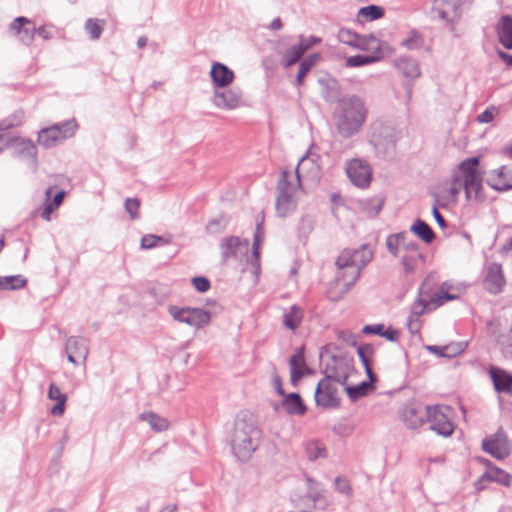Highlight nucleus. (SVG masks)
I'll list each match as a JSON object with an SVG mask.
<instances>
[{"label":"nucleus","mask_w":512,"mask_h":512,"mask_svg":"<svg viewBox=\"0 0 512 512\" xmlns=\"http://www.w3.org/2000/svg\"><path fill=\"white\" fill-rule=\"evenodd\" d=\"M372 258L373 252L367 245H362L358 249H344L335 262L337 274L328 290L329 299L340 300L357 282L362 269Z\"/></svg>","instance_id":"obj_1"},{"label":"nucleus","mask_w":512,"mask_h":512,"mask_svg":"<svg viewBox=\"0 0 512 512\" xmlns=\"http://www.w3.org/2000/svg\"><path fill=\"white\" fill-rule=\"evenodd\" d=\"M368 109L365 101L357 95H344L336 104L333 119L338 134L351 138L358 134L367 119Z\"/></svg>","instance_id":"obj_2"},{"label":"nucleus","mask_w":512,"mask_h":512,"mask_svg":"<svg viewBox=\"0 0 512 512\" xmlns=\"http://www.w3.org/2000/svg\"><path fill=\"white\" fill-rule=\"evenodd\" d=\"M310 161L313 162L309 156H303L295 169V174L287 170L281 172L276 186L275 210L277 216L285 218L296 210L298 203L296 194L301 188L300 170Z\"/></svg>","instance_id":"obj_3"},{"label":"nucleus","mask_w":512,"mask_h":512,"mask_svg":"<svg viewBox=\"0 0 512 512\" xmlns=\"http://www.w3.org/2000/svg\"><path fill=\"white\" fill-rule=\"evenodd\" d=\"M479 162V157H471L459 164L449 188L452 199H456L462 189H464L467 199L479 197L483 182V175L478 170Z\"/></svg>","instance_id":"obj_4"},{"label":"nucleus","mask_w":512,"mask_h":512,"mask_svg":"<svg viewBox=\"0 0 512 512\" xmlns=\"http://www.w3.org/2000/svg\"><path fill=\"white\" fill-rule=\"evenodd\" d=\"M260 431L253 422L237 418L231 434V449L240 461L248 460L257 448Z\"/></svg>","instance_id":"obj_5"},{"label":"nucleus","mask_w":512,"mask_h":512,"mask_svg":"<svg viewBox=\"0 0 512 512\" xmlns=\"http://www.w3.org/2000/svg\"><path fill=\"white\" fill-rule=\"evenodd\" d=\"M368 137L377 155L391 157L395 154L400 135L392 124L377 120L371 123Z\"/></svg>","instance_id":"obj_6"},{"label":"nucleus","mask_w":512,"mask_h":512,"mask_svg":"<svg viewBox=\"0 0 512 512\" xmlns=\"http://www.w3.org/2000/svg\"><path fill=\"white\" fill-rule=\"evenodd\" d=\"M167 310L175 321L185 323L196 329L204 328L211 321V313L202 308L169 305Z\"/></svg>","instance_id":"obj_7"},{"label":"nucleus","mask_w":512,"mask_h":512,"mask_svg":"<svg viewBox=\"0 0 512 512\" xmlns=\"http://www.w3.org/2000/svg\"><path fill=\"white\" fill-rule=\"evenodd\" d=\"M76 128L75 120H68L43 128L38 133V143L44 148L54 147L59 141L71 138L75 134Z\"/></svg>","instance_id":"obj_8"},{"label":"nucleus","mask_w":512,"mask_h":512,"mask_svg":"<svg viewBox=\"0 0 512 512\" xmlns=\"http://www.w3.org/2000/svg\"><path fill=\"white\" fill-rule=\"evenodd\" d=\"M344 169L348 179L358 188H367L372 180V168L370 164L362 158H352L347 160Z\"/></svg>","instance_id":"obj_9"},{"label":"nucleus","mask_w":512,"mask_h":512,"mask_svg":"<svg viewBox=\"0 0 512 512\" xmlns=\"http://www.w3.org/2000/svg\"><path fill=\"white\" fill-rule=\"evenodd\" d=\"M450 408L445 405L428 406L426 420L430 424V429L437 434L448 437L453 433V425L448 419Z\"/></svg>","instance_id":"obj_10"},{"label":"nucleus","mask_w":512,"mask_h":512,"mask_svg":"<svg viewBox=\"0 0 512 512\" xmlns=\"http://www.w3.org/2000/svg\"><path fill=\"white\" fill-rule=\"evenodd\" d=\"M482 448L485 452L496 459H504L509 455L510 446L507 435L502 428L496 433L486 437L482 441Z\"/></svg>","instance_id":"obj_11"},{"label":"nucleus","mask_w":512,"mask_h":512,"mask_svg":"<svg viewBox=\"0 0 512 512\" xmlns=\"http://www.w3.org/2000/svg\"><path fill=\"white\" fill-rule=\"evenodd\" d=\"M465 0H435L433 13L436 17L449 24L458 21L462 16V5Z\"/></svg>","instance_id":"obj_12"},{"label":"nucleus","mask_w":512,"mask_h":512,"mask_svg":"<svg viewBox=\"0 0 512 512\" xmlns=\"http://www.w3.org/2000/svg\"><path fill=\"white\" fill-rule=\"evenodd\" d=\"M65 352L72 364L85 363L89 353V340L85 337L70 336L65 343Z\"/></svg>","instance_id":"obj_13"},{"label":"nucleus","mask_w":512,"mask_h":512,"mask_svg":"<svg viewBox=\"0 0 512 512\" xmlns=\"http://www.w3.org/2000/svg\"><path fill=\"white\" fill-rule=\"evenodd\" d=\"M337 392V387L329 378L321 379L315 390L316 404L325 408L338 406Z\"/></svg>","instance_id":"obj_14"},{"label":"nucleus","mask_w":512,"mask_h":512,"mask_svg":"<svg viewBox=\"0 0 512 512\" xmlns=\"http://www.w3.org/2000/svg\"><path fill=\"white\" fill-rule=\"evenodd\" d=\"M428 406L424 407L417 402H408L401 410V417L405 425L411 429L420 427L426 420Z\"/></svg>","instance_id":"obj_15"},{"label":"nucleus","mask_w":512,"mask_h":512,"mask_svg":"<svg viewBox=\"0 0 512 512\" xmlns=\"http://www.w3.org/2000/svg\"><path fill=\"white\" fill-rule=\"evenodd\" d=\"M486 182L496 191L512 189V165H502L491 170L487 175Z\"/></svg>","instance_id":"obj_16"},{"label":"nucleus","mask_w":512,"mask_h":512,"mask_svg":"<svg viewBox=\"0 0 512 512\" xmlns=\"http://www.w3.org/2000/svg\"><path fill=\"white\" fill-rule=\"evenodd\" d=\"M242 92L239 88H230L227 90L214 89L212 102L220 109H236L241 102Z\"/></svg>","instance_id":"obj_17"},{"label":"nucleus","mask_w":512,"mask_h":512,"mask_svg":"<svg viewBox=\"0 0 512 512\" xmlns=\"http://www.w3.org/2000/svg\"><path fill=\"white\" fill-rule=\"evenodd\" d=\"M9 31L11 34L17 35L22 44L28 46L34 39L36 27L30 19L19 16L10 24Z\"/></svg>","instance_id":"obj_18"},{"label":"nucleus","mask_w":512,"mask_h":512,"mask_svg":"<svg viewBox=\"0 0 512 512\" xmlns=\"http://www.w3.org/2000/svg\"><path fill=\"white\" fill-rule=\"evenodd\" d=\"M505 283L502 272V267L499 263H491L487 268V273L484 278V288L492 294L501 292Z\"/></svg>","instance_id":"obj_19"},{"label":"nucleus","mask_w":512,"mask_h":512,"mask_svg":"<svg viewBox=\"0 0 512 512\" xmlns=\"http://www.w3.org/2000/svg\"><path fill=\"white\" fill-rule=\"evenodd\" d=\"M290 366V381L293 386H296L299 380L307 373L310 369L305 363L304 349L303 347L298 348L291 356L289 361Z\"/></svg>","instance_id":"obj_20"},{"label":"nucleus","mask_w":512,"mask_h":512,"mask_svg":"<svg viewBox=\"0 0 512 512\" xmlns=\"http://www.w3.org/2000/svg\"><path fill=\"white\" fill-rule=\"evenodd\" d=\"M210 77L214 89L225 88L234 80V72L226 65L220 62H214L211 66Z\"/></svg>","instance_id":"obj_21"},{"label":"nucleus","mask_w":512,"mask_h":512,"mask_svg":"<svg viewBox=\"0 0 512 512\" xmlns=\"http://www.w3.org/2000/svg\"><path fill=\"white\" fill-rule=\"evenodd\" d=\"M350 364L343 358H332V363L327 365L325 378L340 384H345L349 377Z\"/></svg>","instance_id":"obj_22"},{"label":"nucleus","mask_w":512,"mask_h":512,"mask_svg":"<svg viewBox=\"0 0 512 512\" xmlns=\"http://www.w3.org/2000/svg\"><path fill=\"white\" fill-rule=\"evenodd\" d=\"M495 29L499 43L506 49H512V16L502 15Z\"/></svg>","instance_id":"obj_23"},{"label":"nucleus","mask_w":512,"mask_h":512,"mask_svg":"<svg viewBox=\"0 0 512 512\" xmlns=\"http://www.w3.org/2000/svg\"><path fill=\"white\" fill-rule=\"evenodd\" d=\"M303 318V309L300 306L294 304L290 306L289 309L284 311L282 324L285 328L291 331H295L301 324Z\"/></svg>","instance_id":"obj_24"},{"label":"nucleus","mask_w":512,"mask_h":512,"mask_svg":"<svg viewBox=\"0 0 512 512\" xmlns=\"http://www.w3.org/2000/svg\"><path fill=\"white\" fill-rule=\"evenodd\" d=\"M396 67L404 77L409 79H416L421 74L418 62L410 57L398 58Z\"/></svg>","instance_id":"obj_25"},{"label":"nucleus","mask_w":512,"mask_h":512,"mask_svg":"<svg viewBox=\"0 0 512 512\" xmlns=\"http://www.w3.org/2000/svg\"><path fill=\"white\" fill-rule=\"evenodd\" d=\"M282 406L288 414L301 416L306 412L300 395L298 393H290L284 396Z\"/></svg>","instance_id":"obj_26"},{"label":"nucleus","mask_w":512,"mask_h":512,"mask_svg":"<svg viewBox=\"0 0 512 512\" xmlns=\"http://www.w3.org/2000/svg\"><path fill=\"white\" fill-rule=\"evenodd\" d=\"M48 398L56 401V404L51 408V414L54 416H62L65 411L67 396L61 392L57 385L51 383L48 389Z\"/></svg>","instance_id":"obj_27"},{"label":"nucleus","mask_w":512,"mask_h":512,"mask_svg":"<svg viewBox=\"0 0 512 512\" xmlns=\"http://www.w3.org/2000/svg\"><path fill=\"white\" fill-rule=\"evenodd\" d=\"M241 244V240L236 236L224 238L220 243L222 262L226 263L230 258L236 257Z\"/></svg>","instance_id":"obj_28"},{"label":"nucleus","mask_w":512,"mask_h":512,"mask_svg":"<svg viewBox=\"0 0 512 512\" xmlns=\"http://www.w3.org/2000/svg\"><path fill=\"white\" fill-rule=\"evenodd\" d=\"M306 51H307V46L304 47L300 43V41L297 44L288 48L282 57L283 67L289 68L292 65L296 64L297 62H299L302 59L303 55L306 53Z\"/></svg>","instance_id":"obj_29"},{"label":"nucleus","mask_w":512,"mask_h":512,"mask_svg":"<svg viewBox=\"0 0 512 512\" xmlns=\"http://www.w3.org/2000/svg\"><path fill=\"white\" fill-rule=\"evenodd\" d=\"M491 378L495 390L498 392H510L512 389V375L503 370H491Z\"/></svg>","instance_id":"obj_30"},{"label":"nucleus","mask_w":512,"mask_h":512,"mask_svg":"<svg viewBox=\"0 0 512 512\" xmlns=\"http://www.w3.org/2000/svg\"><path fill=\"white\" fill-rule=\"evenodd\" d=\"M358 356L361 360L362 365L365 368V372L371 382H376L377 378L372 371L369 358L374 353V347L370 344L360 345L357 349Z\"/></svg>","instance_id":"obj_31"},{"label":"nucleus","mask_w":512,"mask_h":512,"mask_svg":"<svg viewBox=\"0 0 512 512\" xmlns=\"http://www.w3.org/2000/svg\"><path fill=\"white\" fill-rule=\"evenodd\" d=\"M410 231L413 232L418 238L423 240L425 243H431L435 238V233L431 227L423 220L417 219L410 227Z\"/></svg>","instance_id":"obj_32"},{"label":"nucleus","mask_w":512,"mask_h":512,"mask_svg":"<svg viewBox=\"0 0 512 512\" xmlns=\"http://www.w3.org/2000/svg\"><path fill=\"white\" fill-rule=\"evenodd\" d=\"M140 419L149 424L156 432H162L168 429L169 422L166 418L159 416L153 412H144L140 415Z\"/></svg>","instance_id":"obj_33"},{"label":"nucleus","mask_w":512,"mask_h":512,"mask_svg":"<svg viewBox=\"0 0 512 512\" xmlns=\"http://www.w3.org/2000/svg\"><path fill=\"white\" fill-rule=\"evenodd\" d=\"M426 307V301L421 298L417 299L413 303L411 307V314L408 317V328L411 332H416L418 330L419 326L417 323V318L425 312Z\"/></svg>","instance_id":"obj_34"},{"label":"nucleus","mask_w":512,"mask_h":512,"mask_svg":"<svg viewBox=\"0 0 512 512\" xmlns=\"http://www.w3.org/2000/svg\"><path fill=\"white\" fill-rule=\"evenodd\" d=\"M263 222H264V213L262 212L259 217L257 218V224L256 229L253 237V246H252V255L256 259V261H259V255H260V245L264 241L265 231L263 228Z\"/></svg>","instance_id":"obj_35"},{"label":"nucleus","mask_w":512,"mask_h":512,"mask_svg":"<svg viewBox=\"0 0 512 512\" xmlns=\"http://www.w3.org/2000/svg\"><path fill=\"white\" fill-rule=\"evenodd\" d=\"M319 59L318 54H311L304 58L298 68V73L296 75V85L302 86L304 82V78L307 75V73L313 68V66L316 64V62Z\"/></svg>","instance_id":"obj_36"},{"label":"nucleus","mask_w":512,"mask_h":512,"mask_svg":"<svg viewBox=\"0 0 512 512\" xmlns=\"http://www.w3.org/2000/svg\"><path fill=\"white\" fill-rule=\"evenodd\" d=\"M26 284L27 280L21 275L0 277V291L22 289L26 286Z\"/></svg>","instance_id":"obj_37"},{"label":"nucleus","mask_w":512,"mask_h":512,"mask_svg":"<svg viewBox=\"0 0 512 512\" xmlns=\"http://www.w3.org/2000/svg\"><path fill=\"white\" fill-rule=\"evenodd\" d=\"M18 154L21 157L28 158L36 162L37 160V147L36 145L27 138L19 139L18 141Z\"/></svg>","instance_id":"obj_38"},{"label":"nucleus","mask_w":512,"mask_h":512,"mask_svg":"<svg viewBox=\"0 0 512 512\" xmlns=\"http://www.w3.org/2000/svg\"><path fill=\"white\" fill-rule=\"evenodd\" d=\"M373 383L374 382L369 380V382L363 381L356 386H347L346 392L352 401H356L357 399L368 395L369 392L373 390Z\"/></svg>","instance_id":"obj_39"},{"label":"nucleus","mask_w":512,"mask_h":512,"mask_svg":"<svg viewBox=\"0 0 512 512\" xmlns=\"http://www.w3.org/2000/svg\"><path fill=\"white\" fill-rule=\"evenodd\" d=\"M105 20L89 18L86 20L84 29L91 40H98L102 34Z\"/></svg>","instance_id":"obj_40"},{"label":"nucleus","mask_w":512,"mask_h":512,"mask_svg":"<svg viewBox=\"0 0 512 512\" xmlns=\"http://www.w3.org/2000/svg\"><path fill=\"white\" fill-rule=\"evenodd\" d=\"M485 477H487V479H489L490 481L497 482L507 487L510 486L512 481V477L510 474L497 467L490 468L485 473Z\"/></svg>","instance_id":"obj_41"},{"label":"nucleus","mask_w":512,"mask_h":512,"mask_svg":"<svg viewBox=\"0 0 512 512\" xmlns=\"http://www.w3.org/2000/svg\"><path fill=\"white\" fill-rule=\"evenodd\" d=\"M423 43L422 35L418 31L412 30L401 40L400 45L408 50H416L420 49Z\"/></svg>","instance_id":"obj_42"},{"label":"nucleus","mask_w":512,"mask_h":512,"mask_svg":"<svg viewBox=\"0 0 512 512\" xmlns=\"http://www.w3.org/2000/svg\"><path fill=\"white\" fill-rule=\"evenodd\" d=\"M384 15V9L377 5L362 7L358 11V18H364L369 21L377 20Z\"/></svg>","instance_id":"obj_43"},{"label":"nucleus","mask_w":512,"mask_h":512,"mask_svg":"<svg viewBox=\"0 0 512 512\" xmlns=\"http://www.w3.org/2000/svg\"><path fill=\"white\" fill-rule=\"evenodd\" d=\"M356 48L360 50H379L380 41L373 35H359V39L356 44Z\"/></svg>","instance_id":"obj_44"},{"label":"nucleus","mask_w":512,"mask_h":512,"mask_svg":"<svg viewBox=\"0 0 512 512\" xmlns=\"http://www.w3.org/2000/svg\"><path fill=\"white\" fill-rule=\"evenodd\" d=\"M406 233L391 234L386 239V246L388 251L395 257L398 256V249L400 245L404 244Z\"/></svg>","instance_id":"obj_45"},{"label":"nucleus","mask_w":512,"mask_h":512,"mask_svg":"<svg viewBox=\"0 0 512 512\" xmlns=\"http://www.w3.org/2000/svg\"><path fill=\"white\" fill-rule=\"evenodd\" d=\"M379 57L372 55H354L346 59L347 67H361L378 61Z\"/></svg>","instance_id":"obj_46"},{"label":"nucleus","mask_w":512,"mask_h":512,"mask_svg":"<svg viewBox=\"0 0 512 512\" xmlns=\"http://www.w3.org/2000/svg\"><path fill=\"white\" fill-rule=\"evenodd\" d=\"M169 243H170V240L166 239L162 236H157L154 234H147V235H144L141 239V248L142 249H152V248H155L156 246H158L159 244L167 245Z\"/></svg>","instance_id":"obj_47"},{"label":"nucleus","mask_w":512,"mask_h":512,"mask_svg":"<svg viewBox=\"0 0 512 512\" xmlns=\"http://www.w3.org/2000/svg\"><path fill=\"white\" fill-rule=\"evenodd\" d=\"M338 39L344 44L356 47L359 35L350 29L342 28L338 32Z\"/></svg>","instance_id":"obj_48"},{"label":"nucleus","mask_w":512,"mask_h":512,"mask_svg":"<svg viewBox=\"0 0 512 512\" xmlns=\"http://www.w3.org/2000/svg\"><path fill=\"white\" fill-rule=\"evenodd\" d=\"M228 224V219L225 216H219L208 222L206 229L210 234H216L225 229Z\"/></svg>","instance_id":"obj_49"},{"label":"nucleus","mask_w":512,"mask_h":512,"mask_svg":"<svg viewBox=\"0 0 512 512\" xmlns=\"http://www.w3.org/2000/svg\"><path fill=\"white\" fill-rule=\"evenodd\" d=\"M335 489L337 492L350 497L353 494V489L350 485L349 480L346 477L338 476L335 478Z\"/></svg>","instance_id":"obj_50"},{"label":"nucleus","mask_w":512,"mask_h":512,"mask_svg":"<svg viewBox=\"0 0 512 512\" xmlns=\"http://www.w3.org/2000/svg\"><path fill=\"white\" fill-rule=\"evenodd\" d=\"M124 206L131 219L135 220L140 217V201L137 198H127Z\"/></svg>","instance_id":"obj_51"},{"label":"nucleus","mask_w":512,"mask_h":512,"mask_svg":"<svg viewBox=\"0 0 512 512\" xmlns=\"http://www.w3.org/2000/svg\"><path fill=\"white\" fill-rule=\"evenodd\" d=\"M306 453L309 460L313 461L325 457L324 448L317 442H310L306 446Z\"/></svg>","instance_id":"obj_52"},{"label":"nucleus","mask_w":512,"mask_h":512,"mask_svg":"<svg viewBox=\"0 0 512 512\" xmlns=\"http://www.w3.org/2000/svg\"><path fill=\"white\" fill-rule=\"evenodd\" d=\"M313 228L314 219L311 216L306 215L301 218L298 226L300 236L306 238L312 232Z\"/></svg>","instance_id":"obj_53"},{"label":"nucleus","mask_w":512,"mask_h":512,"mask_svg":"<svg viewBox=\"0 0 512 512\" xmlns=\"http://www.w3.org/2000/svg\"><path fill=\"white\" fill-rule=\"evenodd\" d=\"M421 258H422V256H415L413 254H405L401 259V263L404 267L405 273L410 274V273L414 272V270L417 266L418 260H420Z\"/></svg>","instance_id":"obj_54"},{"label":"nucleus","mask_w":512,"mask_h":512,"mask_svg":"<svg viewBox=\"0 0 512 512\" xmlns=\"http://www.w3.org/2000/svg\"><path fill=\"white\" fill-rule=\"evenodd\" d=\"M308 482V497L314 502H318L322 498V491L319 489L318 483L311 479H307Z\"/></svg>","instance_id":"obj_55"},{"label":"nucleus","mask_w":512,"mask_h":512,"mask_svg":"<svg viewBox=\"0 0 512 512\" xmlns=\"http://www.w3.org/2000/svg\"><path fill=\"white\" fill-rule=\"evenodd\" d=\"M192 284L195 289L201 293L208 291L211 287L210 281L202 276L192 278Z\"/></svg>","instance_id":"obj_56"},{"label":"nucleus","mask_w":512,"mask_h":512,"mask_svg":"<svg viewBox=\"0 0 512 512\" xmlns=\"http://www.w3.org/2000/svg\"><path fill=\"white\" fill-rule=\"evenodd\" d=\"M455 296L450 293L444 291L443 287H441L431 298L433 302L436 303L437 306L443 305L446 301L453 300Z\"/></svg>","instance_id":"obj_57"},{"label":"nucleus","mask_w":512,"mask_h":512,"mask_svg":"<svg viewBox=\"0 0 512 512\" xmlns=\"http://www.w3.org/2000/svg\"><path fill=\"white\" fill-rule=\"evenodd\" d=\"M496 114L497 109L494 106H491L477 116V121L479 123H490Z\"/></svg>","instance_id":"obj_58"},{"label":"nucleus","mask_w":512,"mask_h":512,"mask_svg":"<svg viewBox=\"0 0 512 512\" xmlns=\"http://www.w3.org/2000/svg\"><path fill=\"white\" fill-rule=\"evenodd\" d=\"M299 41L300 43L306 47L307 46V50H309L312 46H314L315 44H318L321 42V39L319 37H316V36H309V37H305L303 35H299Z\"/></svg>","instance_id":"obj_59"},{"label":"nucleus","mask_w":512,"mask_h":512,"mask_svg":"<svg viewBox=\"0 0 512 512\" xmlns=\"http://www.w3.org/2000/svg\"><path fill=\"white\" fill-rule=\"evenodd\" d=\"M446 348H447L446 357H453V356L460 354L462 351H464L465 346L463 345V343H456V344L446 345Z\"/></svg>","instance_id":"obj_60"},{"label":"nucleus","mask_w":512,"mask_h":512,"mask_svg":"<svg viewBox=\"0 0 512 512\" xmlns=\"http://www.w3.org/2000/svg\"><path fill=\"white\" fill-rule=\"evenodd\" d=\"M438 204H439V201H438V199H436L435 203L432 206V214H433L436 222L438 223V225L443 228L446 226V221L438 210Z\"/></svg>","instance_id":"obj_61"},{"label":"nucleus","mask_w":512,"mask_h":512,"mask_svg":"<svg viewBox=\"0 0 512 512\" xmlns=\"http://www.w3.org/2000/svg\"><path fill=\"white\" fill-rule=\"evenodd\" d=\"M383 329H384L383 324L366 325L363 328V332L366 334H375V335L382 336Z\"/></svg>","instance_id":"obj_62"},{"label":"nucleus","mask_w":512,"mask_h":512,"mask_svg":"<svg viewBox=\"0 0 512 512\" xmlns=\"http://www.w3.org/2000/svg\"><path fill=\"white\" fill-rule=\"evenodd\" d=\"M272 384H273V387L276 390L278 395L285 396V393H284V390L282 387V380L277 373H274L272 376Z\"/></svg>","instance_id":"obj_63"},{"label":"nucleus","mask_w":512,"mask_h":512,"mask_svg":"<svg viewBox=\"0 0 512 512\" xmlns=\"http://www.w3.org/2000/svg\"><path fill=\"white\" fill-rule=\"evenodd\" d=\"M502 350L505 355L512 356V327L506 340L502 343Z\"/></svg>","instance_id":"obj_64"}]
</instances>
